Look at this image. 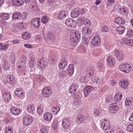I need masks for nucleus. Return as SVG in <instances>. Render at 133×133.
<instances>
[{
	"label": "nucleus",
	"mask_w": 133,
	"mask_h": 133,
	"mask_svg": "<svg viewBox=\"0 0 133 133\" xmlns=\"http://www.w3.org/2000/svg\"><path fill=\"white\" fill-rule=\"evenodd\" d=\"M80 32L78 31H76L72 36H71L70 42L72 46H75L77 45L78 42L80 39Z\"/></svg>",
	"instance_id": "f257e3e1"
},
{
	"label": "nucleus",
	"mask_w": 133,
	"mask_h": 133,
	"mask_svg": "<svg viewBox=\"0 0 133 133\" xmlns=\"http://www.w3.org/2000/svg\"><path fill=\"white\" fill-rule=\"evenodd\" d=\"M119 69L124 73H128L131 70V67L129 64L127 63L121 64L119 66Z\"/></svg>",
	"instance_id": "f03ea898"
},
{
	"label": "nucleus",
	"mask_w": 133,
	"mask_h": 133,
	"mask_svg": "<svg viewBox=\"0 0 133 133\" xmlns=\"http://www.w3.org/2000/svg\"><path fill=\"white\" fill-rule=\"evenodd\" d=\"M84 13V9L76 8L71 11V16L73 18H76L79 15H82Z\"/></svg>",
	"instance_id": "7ed1b4c3"
},
{
	"label": "nucleus",
	"mask_w": 133,
	"mask_h": 133,
	"mask_svg": "<svg viewBox=\"0 0 133 133\" xmlns=\"http://www.w3.org/2000/svg\"><path fill=\"white\" fill-rule=\"evenodd\" d=\"M27 58L26 56L22 55L20 58V60L21 62V64H17V66L18 67V69L20 71H24L25 70L26 67L25 65L26 63V61Z\"/></svg>",
	"instance_id": "20e7f679"
},
{
	"label": "nucleus",
	"mask_w": 133,
	"mask_h": 133,
	"mask_svg": "<svg viewBox=\"0 0 133 133\" xmlns=\"http://www.w3.org/2000/svg\"><path fill=\"white\" fill-rule=\"evenodd\" d=\"M101 122V127L103 130H108L110 127V122L106 119H102L100 120Z\"/></svg>",
	"instance_id": "39448f33"
},
{
	"label": "nucleus",
	"mask_w": 133,
	"mask_h": 133,
	"mask_svg": "<svg viewBox=\"0 0 133 133\" xmlns=\"http://www.w3.org/2000/svg\"><path fill=\"white\" fill-rule=\"evenodd\" d=\"M71 125V121L68 118H63L62 121V125L63 128L65 129H69Z\"/></svg>",
	"instance_id": "423d86ee"
},
{
	"label": "nucleus",
	"mask_w": 133,
	"mask_h": 133,
	"mask_svg": "<svg viewBox=\"0 0 133 133\" xmlns=\"http://www.w3.org/2000/svg\"><path fill=\"white\" fill-rule=\"evenodd\" d=\"M123 43L130 46H133V39L132 37H125L122 39Z\"/></svg>",
	"instance_id": "0eeeda50"
},
{
	"label": "nucleus",
	"mask_w": 133,
	"mask_h": 133,
	"mask_svg": "<svg viewBox=\"0 0 133 133\" xmlns=\"http://www.w3.org/2000/svg\"><path fill=\"white\" fill-rule=\"evenodd\" d=\"M4 81L11 85H13L15 82V77L13 75H8L7 76L6 79L4 80Z\"/></svg>",
	"instance_id": "6e6552de"
},
{
	"label": "nucleus",
	"mask_w": 133,
	"mask_h": 133,
	"mask_svg": "<svg viewBox=\"0 0 133 133\" xmlns=\"http://www.w3.org/2000/svg\"><path fill=\"white\" fill-rule=\"evenodd\" d=\"M109 112L114 114L116 113L119 109V107L117 103L112 104L109 107Z\"/></svg>",
	"instance_id": "1a4fd4ad"
},
{
	"label": "nucleus",
	"mask_w": 133,
	"mask_h": 133,
	"mask_svg": "<svg viewBox=\"0 0 133 133\" xmlns=\"http://www.w3.org/2000/svg\"><path fill=\"white\" fill-rule=\"evenodd\" d=\"M32 117L30 115H27L23 118V124L25 125L30 124L32 122Z\"/></svg>",
	"instance_id": "9d476101"
},
{
	"label": "nucleus",
	"mask_w": 133,
	"mask_h": 133,
	"mask_svg": "<svg viewBox=\"0 0 133 133\" xmlns=\"http://www.w3.org/2000/svg\"><path fill=\"white\" fill-rule=\"evenodd\" d=\"M68 64V61L65 58H62L59 62L58 65L59 68L61 69H64L67 66Z\"/></svg>",
	"instance_id": "9b49d317"
},
{
	"label": "nucleus",
	"mask_w": 133,
	"mask_h": 133,
	"mask_svg": "<svg viewBox=\"0 0 133 133\" xmlns=\"http://www.w3.org/2000/svg\"><path fill=\"white\" fill-rule=\"evenodd\" d=\"M65 24L66 25L69 27L75 28L76 26L75 21L71 18L66 19L65 22Z\"/></svg>",
	"instance_id": "f8f14e48"
},
{
	"label": "nucleus",
	"mask_w": 133,
	"mask_h": 133,
	"mask_svg": "<svg viewBox=\"0 0 133 133\" xmlns=\"http://www.w3.org/2000/svg\"><path fill=\"white\" fill-rule=\"evenodd\" d=\"M129 84L128 81L124 79H121L119 83V86L121 88L124 89L127 88Z\"/></svg>",
	"instance_id": "ddd939ff"
},
{
	"label": "nucleus",
	"mask_w": 133,
	"mask_h": 133,
	"mask_svg": "<svg viewBox=\"0 0 133 133\" xmlns=\"http://www.w3.org/2000/svg\"><path fill=\"white\" fill-rule=\"evenodd\" d=\"M16 95L20 98L23 97L25 95L23 89L22 88H17L14 91Z\"/></svg>",
	"instance_id": "4468645a"
},
{
	"label": "nucleus",
	"mask_w": 133,
	"mask_h": 133,
	"mask_svg": "<svg viewBox=\"0 0 133 133\" xmlns=\"http://www.w3.org/2000/svg\"><path fill=\"white\" fill-rule=\"evenodd\" d=\"M42 95L43 96L48 97L50 95L51 90L50 88L46 87L44 88L42 90Z\"/></svg>",
	"instance_id": "2eb2a0df"
},
{
	"label": "nucleus",
	"mask_w": 133,
	"mask_h": 133,
	"mask_svg": "<svg viewBox=\"0 0 133 133\" xmlns=\"http://www.w3.org/2000/svg\"><path fill=\"white\" fill-rule=\"evenodd\" d=\"M31 23L35 27L38 28L41 25V20L39 18H34L31 21Z\"/></svg>",
	"instance_id": "dca6fc26"
},
{
	"label": "nucleus",
	"mask_w": 133,
	"mask_h": 133,
	"mask_svg": "<svg viewBox=\"0 0 133 133\" xmlns=\"http://www.w3.org/2000/svg\"><path fill=\"white\" fill-rule=\"evenodd\" d=\"M2 98L4 100L7 102H9L11 99V95L10 92L6 91L2 94Z\"/></svg>",
	"instance_id": "f3484780"
},
{
	"label": "nucleus",
	"mask_w": 133,
	"mask_h": 133,
	"mask_svg": "<svg viewBox=\"0 0 133 133\" xmlns=\"http://www.w3.org/2000/svg\"><path fill=\"white\" fill-rule=\"evenodd\" d=\"M100 42V38L97 35L94 36L92 38L91 43L93 45H97Z\"/></svg>",
	"instance_id": "a211bd4d"
},
{
	"label": "nucleus",
	"mask_w": 133,
	"mask_h": 133,
	"mask_svg": "<svg viewBox=\"0 0 133 133\" xmlns=\"http://www.w3.org/2000/svg\"><path fill=\"white\" fill-rule=\"evenodd\" d=\"M78 86V84L76 83L72 84L70 87L69 92L72 94H74Z\"/></svg>",
	"instance_id": "6ab92c4d"
},
{
	"label": "nucleus",
	"mask_w": 133,
	"mask_h": 133,
	"mask_svg": "<svg viewBox=\"0 0 133 133\" xmlns=\"http://www.w3.org/2000/svg\"><path fill=\"white\" fill-rule=\"evenodd\" d=\"M37 64L38 66L41 68H43L47 66V63L43 58L41 59L38 60Z\"/></svg>",
	"instance_id": "aec40b11"
},
{
	"label": "nucleus",
	"mask_w": 133,
	"mask_h": 133,
	"mask_svg": "<svg viewBox=\"0 0 133 133\" xmlns=\"http://www.w3.org/2000/svg\"><path fill=\"white\" fill-rule=\"evenodd\" d=\"M114 54L117 59L119 61H122L123 59V56L122 53L118 50H115L114 51Z\"/></svg>",
	"instance_id": "412c9836"
},
{
	"label": "nucleus",
	"mask_w": 133,
	"mask_h": 133,
	"mask_svg": "<svg viewBox=\"0 0 133 133\" xmlns=\"http://www.w3.org/2000/svg\"><path fill=\"white\" fill-rule=\"evenodd\" d=\"M10 111L11 114L15 115H18L21 112L19 109L14 107H12L11 108Z\"/></svg>",
	"instance_id": "4be33fe9"
},
{
	"label": "nucleus",
	"mask_w": 133,
	"mask_h": 133,
	"mask_svg": "<svg viewBox=\"0 0 133 133\" xmlns=\"http://www.w3.org/2000/svg\"><path fill=\"white\" fill-rule=\"evenodd\" d=\"M67 16V12L64 10H62L59 12L58 15L59 19L62 20L64 19Z\"/></svg>",
	"instance_id": "5701e85b"
},
{
	"label": "nucleus",
	"mask_w": 133,
	"mask_h": 133,
	"mask_svg": "<svg viewBox=\"0 0 133 133\" xmlns=\"http://www.w3.org/2000/svg\"><path fill=\"white\" fill-rule=\"evenodd\" d=\"M12 5L14 6H20L24 3V0H12Z\"/></svg>",
	"instance_id": "b1692460"
},
{
	"label": "nucleus",
	"mask_w": 133,
	"mask_h": 133,
	"mask_svg": "<svg viewBox=\"0 0 133 133\" xmlns=\"http://www.w3.org/2000/svg\"><path fill=\"white\" fill-rule=\"evenodd\" d=\"M92 90V88L91 86H87L83 89V92L84 96L86 97L89 95Z\"/></svg>",
	"instance_id": "393cba45"
},
{
	"label": "nucleus",
	"mask_w": 133,
	"mask_h": 133,
	"mask_svg": "<svg viewBox=\"0 0 133 133\" xmlns=\"http://www.w3.org/2000/svg\"><path fill=\"white\" fill-rule=\"evenodd\" d=\"M82 103V101L80 99L79 96H78V99H76L73 103V106L75 107H77Z\"/></svg>",
	"instance_id": "a878e982"
},
{
	"label": "nucleus",
	"mask_w": 133,
	"mask_h": 133,
	"mask_svg": "<svg viewBox=\"0 0 133 133\" xmlns=\"http://www.w3.org/2000/svg\"><path fill=\"white\" fill-rule=\"evenodd\" d=\"M115 23L118 25L124 24L125 23V21L124 18L121 17H117L115 19Z\"/></svg>",
	"instance_id": "bb28decb"
},
{
	"label": "nucleus",
	"mask_w": 133,
	"mask_h": 133,
	"mask_svg": "<svg viewBox=\"0 0 133 133\" xmlns=\"http://www.w3.org/2000/svg\"><path fill=\"white\" fill-rule=\"evenodd\" d=\"M52 118V114L49 112H46L44 115L43 118L46 121H49L51 120Z\"/></svg>",
	"instance_id": "cd10ccee"
},
{
	"label": "nucleus",
	"mask_w": 133,
	"mask_h": 133,
	"mask_svg": "<svg viewBox=\"0 0 133 133\" xmlns=\"http://www.w3.org/2000/svg\"><path fill=\"white\" fill-rule=\"evenodd\" d=\"M67 72L71 75H72L74 73V67L73 65L70 64L69 65L67 69Z\"/></svg>",
	"instance_id": "c85d7f7f"
},
{
	"label": "nucleus",
	"mask_w": 133,
	"mask_h": 133,
	"mask_svg": "<svg viewBox=\"0 0 133 133\" xmlns=\"http://www.w3.org/2000/svg\"><path fill=\"white\" fill-rule=\"evenodd\" d=\"M82 32L84 35H90L91 33V30L86 27L82 28Z\"/></svg>",
	"instance_id": "c756f323"
},
{
	"label": "nucleus",
	"mask_w": 133,
	"mask_h": 133,
	"mask_svg": "<svg viewBox=\"0 0 133 133\" xmlns=\"http://www.w3.org/2000/svg\"><path fill=\"white\" fill-rule=\"evenodd\" d=\"M107 63L109 64L110 66H112L115 63L114 59L113 57L111 56H108L107 59Z\"/></svg>",
	"instance_id": "7c9ffc66"
},
{
	"label": "nucleus",
	"mask_w": 133,
	"mask_h": 133,
	"mask_svg": "<svg viewBox=\"0 0 133 133\" xmlns=\"http://www.w3.org/2000/svg\"><path fill=\"white\" fill-rule=\"evenodd\" d=\"M31 35L30 33L28 32H25L22 34V37L23 39L27 40L30 38Z\"/></svg>",
	"instance_id": "2f4dec72"
},
{
	"label": "nucleus",
	"mask_w": 133,
	"mask_h": 133,
	"mask_svg": "<svg viewBox=\"0 0 133 133\" xmlns=\"http://www.w3.org/2000/svg\"><path fill=\"white\" fill-rule=\"evenodd\" d=\"M0 17L2 19L7 20L9 18L10 16L8 14L3 13L0 14Z\"/></svg>",
	"instance_id": "473e14b6"
},
{
	"label": "nucleus",
	"mask_w": 133,
	"mask_h": 133,
	"mask_svg": "<svg viewBox=\"0 0 133 133\" xmlns=\"http://www.w3.org/2000/svg\"><path fill=\"white\" fill-rule=\"evenodd\" d=\"M125 104L128 107L131 106L133 104L132 99L129 98H127L125 100Z\"/></svg>",
	"instance_id": "72a5a7b5"
},
{
	"label": "nucleus",
	"mask_w": 133,
	"mask_h": 133,
	"mask_svg": "<svg viewBox=\"0 0 133 133\" xmlns=\"http://www.w3.org/2000/svg\"><path fill=\"white\" fill-rule=\"evenodd\" d=\"M125 27L123 26H119L116 29L117 32L119 34H122L123 33L125 30Z\"/></svg>",
	"instance_id": "f704fd0d"
},
{
	"label": "nucleus",
	"mask_w": 133,
	"mask_h": 133,
	"mask_svg": "<svg viewBox=\"0 0 133 133\" xmlns=\"http://www.w3.org/2000/svg\"><path fill=\"white\" fill-rule=\"evenodd\" d=\"M36 62L34 58L31 57L30 58V61H29V65L30 68H32L36 64Z\"/></svg>",
	"instance_id": "c9c22d12"
},
{
	"label": "nucleus",
	"mask_w": 133,
	"mask_h": 133,
	"mask_svg": "<svg viewBox=\"0 0 133 133\" xmlns=\"http://www.w3.org/2000/svg\"><path fill=\"white\" fill-rule=\"evenodd\" d=\"M122 96L121 93H117L114 97V99L115 101H118L121 99Z\"/></svg>",
	"instance_id": "e433bc0d"
},
{
	"label": "nucleus",
	"mask_w": 133,
	"mask_h": 133,
	"mask_svg": "<svg viewBox=\"0 0 133 133\" xmlns=\"http://www.w3.org/2000/svg\"><path fill=\"white\" fill-rule=\"evenodd\" d=\"M27 110L29 112H32L35 110L34 107L30 104L28 105L27 106Z\"/></svg>",
	"instance_id": "4c0bfd02"
},
{
	"label": "nucleus",
	"mask_w": 133,
	"mask_h": 133,
	"mask_svg": "<svg viewBox=\"0 0 133 133\" xmlns=\"http://www.w3.org/2000/svg\"><path fill=\"white\" fill-rule=\"evenodd\" d=\"M43 107L42 105L40 104L39 105L37 108V112L39 115L43 114Z\"/></svg>",
	"instance_id": "58836bf2"
},
{
	"label": "nucleus",
	"mask_w": 133,
	"mask_h": 133,
	"mask_svg": "<svg viewBox=\"0 0 133 133\" xmlns=\"http://www.w3.org/2000/svg\"><path fill=\"white\" fill-rule=\"evenodd\" d=\"M133 36V30L131 29H128L127 35L125 37H132Z\"/></svg>",
	"instance_id": "ea45409f"
},
{
	"label": "nucleus",
	"mask_w": 133,
	"mask_h": 133,
	"mask_svg": "<svg viewBox=\"0 0 133 133\" xmlns=\"http://www.w3.org/2000/svg\"><path fill=\"white\" fill-rule=\"evenodd\" d=\"M92 81L93 82L98 85L100 84L102 82V79L99 78H98L97 77H95L93 80L92 79Z\"/></svg>",
	"instance_id": "a19ab883"
},
{
	"label": "nucleus",
	"mask_w": 133,
	"mask_h": 133,
	"mask_svg": "<svg viewBox=\"0 0 133 133\" xmlns=\"http://www.w3.org/2000/svg\"><path fill=\"white\" fill-rule=\"evenodd\" d=\"M126 130L127 131L130 132L133 131V123L128 125L126 127Z\"/></svg>",
	"instance_id": "79ce46f5"
},
{
	"label": "nucleus",
	"mask_w": 133,
	"mask_h": 133,
	"mask_svg": "<svg viewBox=\"0 0 133 133\" xmlns=\"http://www.w3.org/2000/svg\"><path fill=\"white\" fill-rule=\"evenodd\" d=\"M59 110V108L58 106H55L53 107L52 108V111L55 115H57L58 114Z\"/></svg>",
	"instance_id": "37998d69"
},
{
	"label": "nucleus",
	"mask_w": 133,
	"mask_h": 133,
	"mask_svg": "<svg viewBox=\"0 0 133 133\" xmlns=\"http://www.w3.org/2000/svg\"><path fill=\"white\" fill-rule=\"evenodd\" d=\"M85 119L84 116L82 115H81L78 116L77 118V121L79 123H82L84 121Z\"/></svg>",
	"instance_id": "c03bdc74"
},
{
	"label": "nucleus",
	"mask_w": 133,
	"mask_h": 133,
	"mask_svg": "<svg viewBox=\"0 0 133 133\" xmlns=\"http://www.w3.org/2000/svg\"><path fill=\"white\" fill-rule=\"evenodd\" d=\"M21 14L20 13H15L14 14L12 15V19L15 20L18 19L21 16Z\"/></svg>",
	"instance_id": "a18cd8bd"
},
{
	"label": "nucleus",
	"mask_w": 133,
	"mask_h": 133,
	"mask_svg": "<svg viewBox=\"0 0 133 133\" xmlns=\"http://www.w3.org/2000/svg\"><path fill=\"white\" fill-rule=\"evenodd\" d=\"M68 73V72H66L65 71H62L59 72V77H64L66 76Z\"/></svg>",
	"instance_id": "49530a36"
},
{
	"label": "nucleus",
	"mask_w": 133,
	"mask_h": 133,
	"mask_svg": "<svg viewBox=\"0 0 133 133\" xmlns=\"http://www.w3.org/2000/svg\"><path fill=\"white\" fill-rule=\"evenodd\" d=\"M87 79V77L84 75H82V77H80L79 78L80 81L82 83L85 82Z\"/></svg>",
	"instance_id": "de8ad7c7"
},
{
	"label": "nucleus",
	"mask_w": 133,
	"mask_h": 133,
	"mask_svg": "<svg viewBox=\"0 0 133 133\" xmlns=\"http://www.w3.org/2000/svg\"><path fill=\"white\" fill-rule=\"evenodd\" d=\"M84 18L79 17L77 19V22L80 25H83L84 23Z\"/></svg>",
	"instance_id": "09e8293b"
},
{
	"label": "nucleus",
	"mask_w": 133,
	"mask_h": 133,
	"mask_svg": "<svg viewBox=\"0 0 133 133\" xmlns=\"http://www.w3.org/2000/svg\"><path fill=\"white\" fill-rule=\"evenodd\" d=\"M84 24L85 26H90L91 24V22L88 19L84 18Z\"/></svg>",
	"instance_id": "8fccbe9b"
},
{
	"label": "nucleus",
	"mask_w": 133,
	"mask_h": 133,
	"mask_svg": "<svg viewBox=\"0 0 133 133\" xmlns=\"http://www.w3.org/2000/svg\"><path fill=\"white\" fill-rule=\"evenodd\" d=\"M94 70L91 68H89L87 70V75L88 76L90 77L93 74Z\"/></svg>",
	"instance_id": "3c124183"
},
{
	"label": "nucleus",
	"mask_w": 133,
	"mask_h": 133,
	"mask_svg": "<svg viewBox=\"0 0 133 133\" xmlns=\"http://www.w3.org/2000/svg\"><path fill=\"white\" fill-rule=\"evenodd\" d=\"M55 2V0H47L46 3L48 5L52 7Z\"/></svg>",
	"instance_id": "603ef678"
},
{
	"label": "nucleus",
	"mask_w": 133,
	"mask_h": 133,
	"mask_svg": "<svg viewBox=\"0 0 133 133\" xmlns=\"http://www.w3.org/2000/svg\"><path fill=\"white\" fill-rule=\"evenodd\" d=\"M109 28L107 25L103 26L102 27L101 31L103 32H107L109 30Z\"/></svg>",
	"instance_id": "864d4df0"
},
{
	"label": "nucleus",
	"mask_w": 133,
	"mask_h": 133,
	"mask_svg": "<svg viewBox=\"0 0 133 133\" xmlns=\"http://www.w3.org/2000/svg\"><path fill=\"white\" fill-rule=\"evenodd\" d=\"M45 79L44 77L43 76L39 75L38 76L37 78V81L38 82L43 81Z\"/></svg>",
	"instance_id": "5fc2aeb1"
},
{
	"label": "nucleus",
	"mask_w": 133,
	"mask_h": 133,
	"mask_svg": "<svg viewBox=\"0 0 133 133\" xmlns=\"http://www.w3.org/2000/svg\"><path fill=\"white\" fill-rule=\"evenodd\" d=\"M9 44H4L0 48V50H6L9 47Z\"/></svg>",
	"instance_id": "6e6d98bb"
},
{
	"label": "nucleus",
	"mask_w": 133,
	"mask_h": 133,
	"mask_svg": "<svg viewBox=\"0 0 133 133\" xmlns=\"http://www.w3.org/2000/svg\"><path fill=\"white\" fill-rule=\"evenodd\" d=\"M12 129L11 127H8L6 128L5 133H12Z\"/></svg>",
	"instance_id": "4d7b16f0"
},
{
	"label": "nucleus",
	"mask_w": 133,
	"mask_h": 133,
	"mask_svg": "<svg viewBox=\"0 0 133 133\" xmlns=\"http://www.w3.org/2000/svg\"><path fill=\"white\" fill-rule=\"evenodd\" d=\"M100 113L101 112L99 110L95 109L94 111V116L96 117L99 116L100 115Z\"/></svg>",
	"instance_id": "13d9d810"
},
{
	"label": "nucleus",
	"mask_w": 133,
	"mask_h": 133,
	"mask_svg": "<svg viewBox=\"0 0 133 133\" xmlns=\"http://www.w3.org/2000/svg\"><path fill=\"white\" fill-rule=\"evenodd\" d=\"M48 18L46 16H43L41 19L42 22L43 23L45 24L48 21Z\"/></svg>",
	"instance_id": "bf43d9fd"
},
{
	"label": "nucleus",
	"mask_w": 133,
	"mask_h": 133,
	"mask_svg": "<svg viewBox=\"0 0 133 133\" xmlns=\"http://www.w3.org/2000/svg\"><path fill=\"white\" fill-rule=\"evenodd\" d=\"M97 67L99 70H102L103 67V63L102 62H99L97 65Z\"/></svg>",
	"instance_id": "052dcab7"
},
{
	"label": "nucleus",
	"mask_w": 133,
	"mask_h": 133,
	"mask_svg": "<svg viewBox=\"0 0 133 133\" xmlns=\"http://www.w3.org/2000/svg\"><path fill=\"white\" fill-rule=\"evenodd\" d=\"M3 67L4 69L8 70L9 69V65L7 62H5L4 64L3 65Z\"/></svg>",
	"instance_id": "680f3d73"
},
{
	"label": "nucleus",
	"mask_w": 133,
	"mask_h": 133,
	"mask_svg": "<svg viewBox=\"0 0 133 133\" xmlns=\"http://www.w3.org/2000/svg\"><path fill=\"white\" fill-rule=\"evenodd\" d=\"M48 131L46 128L45 127H43L41 128L40 133H47Z\"/></svg>",
	"instance_id": "e2e57ef3"
},
{
	"label": "nucleus",
	"mask_w": 133,
	"mask_h": 133,
	"mask_svg": "<svg viewBox=\"0 0 133 133\" xmlns=\"http://www.w3.org/2000/svg\"><path fill=\"white\" fill-rule=\"evenodd\" d=\"M82 40L83 42L85 44H87L89 42V39L87 37H83Z\"/></svg>",
	"instance_id": "0e129e2a"
},
{
	"label": "nucleus",
	"mask_w": 133,
	"mask_h": 133,
	"mask_svg": "<svg viewBox=\"0 0 133 133\" xmlns=\"http://www.w3.org/2000/svg\"><path fill=\"white\" fill-rule=\"evenodd\" d=\"M112 99V98L111 97L108 96L106 98L105 101L106 103H109L111 102Z\"/></svg>",
	"instance_id": "69168bd1"
},
{
	"label": "nucleus",
	"mask_w": 133,
	"mask_h": 133,
	"mask_svg": "<svg viewBox=\"0 0 133 133\" xmlns=\"http://www.w3.org/2000/svg\"><path fill=\"white\" fill-rule=\"evenodd\" d=\"M52 36V35L51 33H47L46 34L45 36V37L46 39H51Z\"/></svg>",
	"instance_id": "338daca9"
},
{
	"label": "nucleus",
	"mask_w": 133,
	"mask_h": 133,
	"mask_svg": "<svg viewBox=\"0 0 133 133\" xmlns=\"http://www.w3.org/2000/svg\"><path fill=\"white\" fill-rule=\"evenodd\" d=\"M110 84L111 85L114 86L116 85V84L114 80H111L110 81Z\"/></svg>",
	"instance_id": "774afa93"
}]
</instances>
